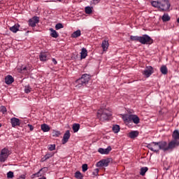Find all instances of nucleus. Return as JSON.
Listing matches in <instances>:
<instances>
[{"mask_svg": "<svg viewBox=\"0 0 179 179\" xmlns=\"http://www.w3.org/2000/svg\"><path fill=\"white\" fill-rule=\"evenodd\" d=\"M111 115H113V113L109 109H99L97 112V117L102 122L110 120Z\"/></svg>", "mask_w": 179, "mask_h": 179, "instance_id": "nucleus-1", "label": "nucleus"}, {"mask_svg": "<svg viewBox=\"0 0 179 179\" xmlns=\"http://www.w3.org/2000/svg\"><path fill=\"white\" fill-rule=\"evenodd\" d=\"M122 118L125 124H130V122H134V124L137 125V124L141 122V119L136 115L124 114L122 115Z\"/></svg>", "mask_w": 179, "mask_h": 179, "instance_id": "nucleus-2", "label": "nucleus"}, {"mask_svg": "<svg viewBox=\"0 0 179 179\" xmlns=\"http://www.w3.org/2000/svg\"><path fill=\"white\" fill-rule=\"evenodd\" d=\"M90 78L91 76L90 74L85 73L82 75L81 78H80L76 81V83H77L76 87L79 88V87H82V86H86V85L89 83V80H90Z\"/></svg>", "mask_w": 179, "mask_h": 179, "instance_id": "nucleus-3", "label": "nucleus"}, {"mask_svg": "<svg viewBox=\"0 0 179 179\" xmlns=\"http://www.w3.org/2000/svg\"><path fill=\"white\" fill-rule=\"evenodd\" d=\"M170 7L169 0H158V10L159 11H170Z\"/></svg>", "mask_w": 179, "mask_h": 179, "instance_id": "nucleus-4", "label": "nucleus"}, {"mask_svg": "<svg viewBox=\"0 0 179 179\" xmlns=\"http://www.w3.org/2000/svg\"><path fill=\"white\" fill-rule=\"evenodd\" d=\"M10 153V151L8 148L2 149L0 152V162H1V163H5Z\"/></svg>", "mask_w": 179, "mask_h": 179, "instance_id": "nucleus-5", "label": "nucleus"}, {"mask_svg": "<svg viewBox=\"0 0 179 179\" xmlns=\"http://www.w3.org/2000/svg\"><path fill=\"white\" fill-rule=\"evenodd\" d=\"M140 43L141 44H152V38L148 34H144L142 36H140Z\"/></svg>", "mask_w": 179, "mask_h": 179, "instance_id": "nucleus-6", "label": "nucleus"}, {"mask_svg": "<svg viewBox=\"0 0 179 179\" xmlns=\"http://www.w3.org/2000/svg\"><path fill=\"white\" fill-rule=\"evenodd\" d=\"M110 164V159H103L96 163V167H108Z\"/></svg>", "mask_w": 179, "mask_h": 179, "instance_id": "nucleus-7", "label": "nucleus"}, {"mask_svg": "<svg viewBox=\"0 0 179 179\" xmlns=\"http://www.w3.org/2000/svg\"><path fill=\"white\" fill-rule=\"evenodd\" d=\"M172 138L175 142V147L179 146V131L176 129L172 134Z\"/></svg>", "mask_w": 179, "mask_h": 179, "instance_id": "nucleus-8", "label": "nucleus"}, {"mask_svg": "<svg viewBox=\"0 0 179 179\" xmlns=\"http://www.w3.org/2000/svg\"><path fill=\"white\" fill-rule=\"evenodd\" d=\"M40 22V17L34 16L32 18L29 20V25L31 27H36V24Z\"/></svg>", "mask_w": 179, "mask_h": 179, "instance_id": "nucleus-9", "label": "nucleus"}, {"mask_svg": "<svg viewBox=\"0 0 179 179\" xmlns=\"http://www.w3.org/2000/svg\"><path fill=\"white\" fill-rule=\"evenodd\" d=\"M142 73L145 78H149L153 73V68L150 66H147Z\"/></svg>", "mask_w": 179, "mask_h": 179, "instance_id": "nucleus-10", "label": "nucleus"}, {"mask_svg": "<svg viewBox=\"0 0 179 179\" xmlns=\"http://www.w3.org/2000/svg\"><path fill=\"white\" fill-rule=\"evenodd\" d=\"M111 150H112L111 146H108L107 148L106 149L101 148L98 149V152L101 155H108L110 152H111Z\"/></svg>", "mask_w": 179, "mask_h": 179, "instance_id": "nucleus-11", "label": "nucleus"}, {"mask_svg": "<svg viewBox=\"0 0 179 179\" xmlns=\"http://www.w3.org/2000/svg\"><path fill=\"white\" fill-rule=\"evenodd\" d=\"M10 123L13 128H15V127H19V125H20V120L17 117H12L10 119Z\"/></svg>", "mask_w": 179, "mask_h": 179, "instance_id": "nucleus-12", "label": "nucleus"}, {"mask_svg": "<svg viewBox=\"0 0 179 179\" xmlns=\"http://www.w3.org/2000/svg\"><path fill=\"white\" fill-rule=\"evenodd\" d=\"M69 138H71V132L69 130H67L65 134H64L63 138H62V144L65 145L69 141Z\"/></svg>", "mask_w": 179, "mask_h": 179, "instance_id": "nucleus-13", "label": "nucleus"}, {"mask_svg": "<svg viewBox=\"0 0 179 179\" xmlns=\"http://www.w3.org/2000/svg\"><path fill=\"white\" fill-rule=\"evenodd\" d=\"M168 145H167V142H159V143L158 142V146L159 149H162V150H164V152L169 150Z\"/></svg>", "mask_w": 179, "mask_h": 179, "instance_id": "nucleus-14", "label": "nucleus"}, {"mask_svg": "<svg viewBox=\"0 0 179 179\" xmlns=\"http://www.w3.org/2000/svg\"><path fill=\"white\" fill-rule=\"evenodd\" d=\"M15 82V78L12 76L8 75L5 78V83L6 85H12Z\"/></svg>", "mask_w": 179, "mask_h": 179, "instance_id": "nucleus-15", "label": "nucleus"}, {"mask_svg": "<svg viewBox=\"0 0 179 179\" xmlns=\"http://www.w3.org/2000/svg\"><path fill=\"white\" fill-rule=\"evenodd\" d=\"M156 146H157V143H151L147 145V148L150 149V150H152V152H157V150H156Z\"/></svg>", "mask_w": 179, "mask_h": 179, "instance_id": "nucleus-16", "label": "nucleus"}, {"mask_svg": "<svg viewBox=\"0 0 179 179\" xmlns=\"http://www.w3.org/2000/svg\"><path fill=\"white\" fill-rule=\"evenodd\" d=\"M45 171H47V168H42L39 170V171H38L36 173H34L33 176L34 177H41V176H43Z\"/></svg>", "mask_w": 179, "mask_h": 179, "instance_id": "nucleus-17", "label": "nucleus"}, {"mask_svg": "<svg viewBox=\"0 0 179 179\" xmlns=\"http://www.w3.org/2000/svg\"><path fill=\"white\" fill-rule=\"evenodd\" d=\"M139 136V131H131L129 133V137L131 138V139H135V138L138 137Z\"/></svg>", "mask_w": 179, "mask_h": 179, "instance_id": "nucleus-18", "label": "nucleus"}, {"mask_svg": "<svg viewBox=\"0 0 179 179\" xmlns=\"http://www.w3.org/2000/svg\"><path fill=\"white\" fill-rule=\"evenodd\" d=\"M20 27V25L19 24H15L14 26L10 27V31H12L13 33H17Z\"/></svg>", "mask_w": 179, "mask_h": 179, "instance_id": "nucleus-19", "label": "nucleus"}, {"mask_svg": "<svg viewBox=\"0 0 179 179\" xmlns=\"http://www.w3.org/2000/svg\"><path fill=\"white\" fill-rule=\"evenodd\" d=\"M49 30L50 31L51 37H53V38H58L59 34H58V32H57L55 29L50 28Z\"/></svg>", "mask_w": 179, "mask_h": 179, "instance_id": "nucleus-20", "label": "nucleus"}, {"mask_svg": "<svg viewBox=\"0 0 179 179\" xmlns=\"http://www.w3.org/2000/svg\"><path fill=\"white\" fill-rule=\"evenodd\" d=\"M87 57V50L86 48H83L80 52V59H85Z\"/></svg>", "mask_w": 179, "mask_h": 179, "instance_id": "nucleus-21", "label": "nucleus"}, {"mask_svg": "<svg viewBox=\"0 0 179 179\" xmlns=\"http://www.w3.org/2000/svg\"><path fill=\"white\" fill-rule=\"evenodd\" d=\"M176 148V142L173 138L172 141L168 143V150H172Z\"/></svg>", "mask_w": 179, "mask_h": 179, "instance_id": "nucleus-22", "label": "nucleus"}, {"mask_svg": "<svg viewBox=\"0 0 179 179\" xmlns=\"http://www.w3.org/2000/svg\"><path fill=\"white\" fill-rule=\"evenodd\" d=\"M108 45H109L108 41H106V40L103 41L101 43L103 51H107V50H108Z\"/></svg>", "mask_w": 179, "mask_h": 179, "instance_id": "nucleus-23", "label": "nucleus"}, {"mask_svg": "<svg viewBox=\"0 0 179 179\" xmlns=\"http://www.w3.org/2000/svg\"><path fill=\"white\" fill-rule=\"evenodd\" d=\"M81 34L82 32L80 31V29H78L71 34V37L72 38H78V37H80Z\"/></svg>", "mask_w": 179, "mask_h": 179, "instance_id": "nucleus-24", "label": "nucleus"}, {"mask_svg": "<svg viewBox=\"0 0 179 179\" xmlns=\"http://www.w3.org/2000/svg\"><path fill=\"white\" fill-rule=\"evenodd\" d=\"M41 130L43 131V132H49L50 129V127L48 124H41Z\"/></svg>", "mask_w": 179, "mask_h": 179, "instance_id": "nucleus-25", "label": "nucleus"}, {"mask_svg": "<svg viewBox=\"0 0 179 179\" xmlns=\"http://www.w3.org/2000/svg\"><path fill=\"white\" fill-rule=\"evenodd\" d=\"M40 61L45 62L47 61V53L45 52H41L39 55Z\"/></svg>", "mask_w": 179, "mask_h": 179, "instance_id": "nucleus-26", "label": "nucleus"}, {"mask_svg": "<svg viewBox=\"0 0 179 179\" xmlns=\"http://www.w3.org/2000/svg\"><path fill=\"white\" fill-rule=\"evenodd\" d=\"M160 71L162 73V75H167L168 73L167 66H161Z\"/></svg>", "mask_w": 179, "mask_h": 179, "instance_id": "nucleus-27", "label": "nucleus"}, {"mask_svg": "<svg viewBox=\"0 0 179 179\" xmlns=\"http://www.w3.org/2000/svg\"><path fill=\"white\" fill-rule=\"evenodd\" d=\"M162 21H164V22H166V21H170V20H171L170 15L166 13H165L162 15Z\"/></svg>", "mask_w": 179, "mask_h": 179, "instance_id": "nucleus-28", "label": "nucleus"}, {"mask_svg": "<svg viewBox=\"0 0 179 179\" xmlns=\"http://www.w3.org/2000/svg\"><path fill=\"white\" fill-rule=\"evenodd\" d=\"M54 156V154L52 152L51 153H47L43 158H42V162H45V160H48V159H50V157H52Z\"/></svg>", "mask_w": 179, "mask_h": 179, "instance_id": "nucleus-29", "label": "nucleus"}, {"mask_svg": "<svg viewBox=\"0 0 179 179\" xmlns=\"http://www.w3.org/2000/svg\"><path fill=\"white\" fill-rule=\"evenodd\" d=\"M80 129V124L75 123L73 124V132H78Z\"/></svg>", "mask_w": 179, "mask_h": 179, "instance_id": "nucleus-30", "label": "nucleus"}, {"mask_svg": "<svg viewBox=\"0 0 179 179\" xmlns=\"http://www.w3.org/2000/svg\"><path fill=\"white\" fill-rule=\"evenodd\" d=\"M148 170H149V168H148L147 166L141 168L140 175L145 176V174H146V172L148 171Z\"/></svg>", "mask_w": 179, "mask_h": 179, "instance_id": "nucleus-31", "label": "nucleus"}, {"mask_svg": "<svg viewBox=\"0 0 179 179\" xmlns=\"http://www.w3.org/2000/svg\"><path fill=\"white\" fill-rule=\"evenodd\" d=\"M130 40H131V41H138L140 43L141 36H130Z\"/></svg>", "mask_w": 179, "mask_h": 179, "instance_id": "nucleus-32", "label": "nucleus"}, {"mask_svg": "<svg viewBox=\"0 0 179 179\" xmlns=\"http://www.w3.org/2000/svg\"><path fill=\"white\" fill-rule=\"evenodd\" d=\"M113 131L115 134H118L120 132V126L118 124L113 125Z\"/></svg>", "mask_w": 179, "mask_h": 179, "instance_id": "nucleus-33", "label": "nucleus"}, {"mask_svg": "<svg viewBox=\"0 0 179 179\" xmlns=\"http://www.w3.org/2000/svg\"><path fill=\"white\" fill-rule=\"evenodd\" d=\"M75 178L77 179H83V176L82 175V173H80V171H76L75 173Z\"/></svg>", "mask_w": 179, "mask_h": 179, "instance_id": "nucleus-34", "label": "nucleus"}, {"mask_svg": "<svg viewBox=\"0 0 179 179\" xmlns=\"http://www.w3.org/2000/svg\"><path fill=\"white\" fill-rule=\"evenodd\" d=\"M61 135V131L54 130L52 131V136L58 138Z\"/></svg>", "mask_w": 179, "mask_h": 179, "instance_id": "nucleus-35", "label": "nucleus"}, {"mask_svg": "<svg viewBox=\"0 0 179 179\" xmlns=\"http://www.w3.org/2000/svg\"><path fill=\"white\" fill-rule=\"evenodd\" d=\"M92 12V7L90 6L85 7V13H87V15H90Z\"/></svg>", "mask_w": 179, "mask_h": 179, "instance_id": "nucleus-36", "label": "nucleus"}, {"mask_svg": "<svg viewBox=\"0 0 179 179\" xmlns=\"http://www.w3.org/2000/svg\"><path fill=\"white\" fill-rule=\"evenodd\" d=\"M60 29H64V25L61 23H57L55 25V29L56 30H59Z\"/></svg>", "mask_w": 179, "mask_h": 179, "instance_id": "nucleus-37", "label": "nucleus"}, {"mask_svg": "<svg viewBox=\"0 0 179 179\" xmlns=\"http://www.w3.org/2000/svg\"><path fill=\"white\" fill-rule=\"evenodd\" d=\"M31 92V87L30 86L27 85L24 87V93L29 94Z\"/></svg>", "mask_w": 179, "mask_h": 179, "instance_id": "nucleus-38", "label": "nucleus"}, {"mask_svg": "<svg viewBox=\"0 0 179 179\" xmlns=\"http://www.w3.org/2000/svg\"><path fill=\"white\" fill-rule=\"evenodd\" d=\"M48 150H50V152H52V150H55V145L52 144L48 146Z\"/></svg>", "mask_w": 179, "mask_h": 179, "instance_id": "nucleus-39", "label": "nucleus"}, {"mask_svg": "<svg viewBox=\"0 0 179 179\" xmlns=\"http://www.w3.org/2000/svg\"><path fill=\"white\" fill-rule=\"evenodd\" d=\"M0 111L1 113H3V114H5L7 111L6 110V107L3 106H1V108H0Z\"/></svg>", "mask_w": 179, "mask_h": 179, "instance_id": "nucleus-40", "label": "nucleus"}, {"mask_svg": "<svg viewBox=\"0 0 179 179\" xmlns=\"http://www.w3.org/2000/svg\"><path fill=\"white\" fill-rule=\"evenodd\" d=\"M14 175L13 171H9L7 173V178H13Z\"/></svg>", "mask_w": 179, "mask_h": 179, "instance_id": "nucleus-41", "label": "nucleus"}, {"mask_svg": "<svg viewBox=\"0 0 179 179\" xmlns=\"http://www.w3.org/2000/svg\"><path fill=\"white\" fill-rule=\"evenodd\" d=\"M82 169H83V173H85V171H87V164H83Z\"/></svg>", "mask_w": 179, "mask_h": 179, "instance_id": "nucleus-42", "label": "nucleus"}, {"mask_svg": "<svg viewBox=\"0 0 179 179\" xmlns=\"http://www.w3.org/2000/svg\"><path fill=\"white\" fill-rule=\"evenodd\" d=\"M99 169H94V171L92 173L93 176H99Z\"/></svg>", "mask_w": 179, "mask_h": 179, "instance_id": "nucleus-43", "label": "nucleus"}, {"mask_svg": "<svg viewBox=\"0 0 179 179\" xmlns=\"http://www.w3.org/2000/svg\"><path fill=\"white\" fill-rule=\"evenodd\" d=\"M151 4L154 8H157V1H152Z\"/></svg>", "mask_w": 179, "mask_h": 179, "instance_id": "nucleus-44", "label": "nucleus"}, {"mask_svg": "<svg viewBox=\"0 0 179 179\" xmlns=\"http://www.w3.org/2000/svg\"><path fill=\"white\" fill-rule=\"evenodd\" d=\"M27 127L29 128V131H33L34 129V127L30 124H28Z\"/></svg>", "mask_w": 179, "mask_h": 179, "instance_id": "nucleus-45", "label": "nucleus"}, {"mask_svg": "<svg viewBox=\"0 0 179 179\" xmlns=\"http://www.w3.org/2000/svg\"><path fill=\"white\" fill-rule=\"evenodd\" d=\"M17 179H26L25 175H21Z\"/></svg>", "mask_w": 179, "mask_h": 179, "instance_id": "nucleus-46", "label": "nucleus"}, {"mask_svg": "<svg viewBox=\"0 0 179 179\" xmlns=\"http://www.w3.org/2000/svg\"><path fill=\"white\" fill-rule=\"evenodd\" d=\"M52 62H53V64H55V65H57V64H58V62H57V59H52Z\"/></svg>", "mask_w": 179, "mask_h": 179, "instance_id": "nucleus-47", "label": "nucleus"}, {"mask_svg": "<svg viewBox=\"0 0 179 179\" xmlns=\"http://www.w3.org/2000/svg\"><path fill=\"white\" fill-rule=\"evenodd\" d=\"M21 71H27V67L24 66L21 68Z\"/></svg>", "mask_w": 179, "mask_h": 179, "instance_id": "nucleus-48", "label": "nucleus"}, {"mask_svg": "<svg viewBox=\"0 0 179 179\" xmlns=\"http://www.w3.org/2000/svg\"><path fill=\"white\" fill-rule=\"evenodd\" d=\"M38 179H47V178L43 176V177H41V178H39Z\"/></svg>", "mask_w": 179, "mask_h": 179, "instance_id": "nucleus-49", "label": "nucleus"}, {"mask_svg": "<svg viewBox=\"0 0 179 179\" xmlns=\"http://www.w3.org/2000/svg\"><path fill=\"white\" fill-rule=\"evenodd\" d=\"M177 22H179V17L177 18Z\"/></svg>", "mask_w": 179, "mask_h": 179, "instance_id": "nucleus-50", "label": "nucleus"}, {"mask_svg": "<svg viewBox=\"0 0 179 179\" xmlns=\"http://www.w3.org/2000/svg\"><path fill=\"white\" fill-rule=\"evenodd\" d=\"M59 2H62V0H57Z\"/></svg>", "mask_w": 179, "mask_h": 179, "instance_id": "nucleus-51", "label": "nucleus"}, {"mask_svg": "<svg viewBox=\"0 0 179 179\" xmlns=\"http://www.w3.org/2000/svg\"><path fill=\"white\" fill-rule=\"evenodd\" d=\"M2 127V124H0V128Z\"/></svg>", "mask_w": 179, "mask_h": 179, "instance_id": "nucleus-52", "label": "nucleus"}]
</instances>
